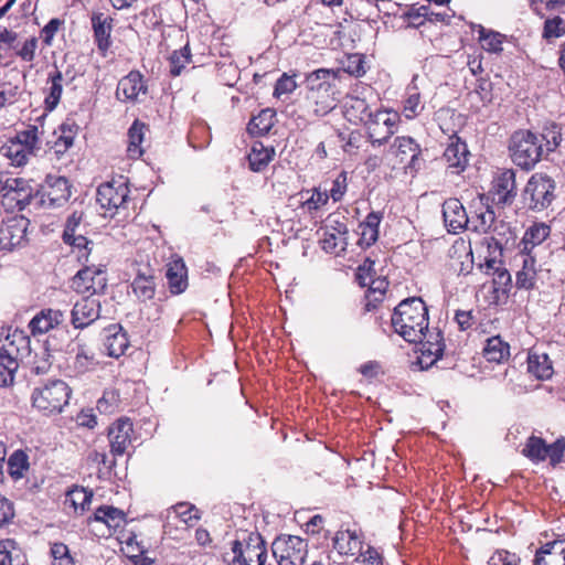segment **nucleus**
I'll list each match as a JSON object with an SVG mask.
<instances>
[{"label": "nucleus", "instance_id": "27", "mask_svg": "<svg viewBox=\"0 0 565 565\" xmlns=\"http://www.w3.org/2000/svg\"><path fill=\"white\" fill-rule=\"evenodd\" d=\"M551 234V227L545 223H535L530 226L521 242H520V252L522 254H531V250L542 244Z\"/></svg>", "mask_w": 565, "mask_h": 565}, {"label": "nucleus", "instance_id": "40", "mask_svg": "<svg viewBox=\"0 0 565 565\" xmlns=\"http://www.w3.org/2000/svg\"><path fill=\"white\" fill-rule=\"evenodd\" d=\"M18 369L17 359L6 349L0 350V387L12 384Z\"/></svg>", "mask_w": 565, "mask_h": 565}, {"label": "nucleus", "instance_id": "59", "mask_svg": "<svg viewBox=\"0 0 565 565\" xmlns=\"http://www.w3.org/2000/svg\"><path fill=\"white\" fill-rule=\"evenodd\" d=\"M347 188H348V174L345 171H342L333 180L332 186L329 191L330 192L329 198H331L334 202L341 201L343 195L347 192Z\"/></svg>", "mask_w": 565, "mask_h": 565}, {"label": "nucleus", "instance_id": "17", "mask_svg": "<svg viewBox=\"0 0 565 565\" xmlns=\"http://www.w3.org/2000/svg\"><path fill=\"white\" fill-rule=\"evenodd\" d=\"M443 217L449 233L457 234L469 227V215L456 198H449L444 202Z\"/></svg>", "mask_w": 565, "mask_h": 565}, {"label": "nucleus", "instance_id": "13", "mask_svg": "<svg viewBox=\"0 0 565 565\" xmlns=\"http://www.w3.org/2000/svg\"><path fill=\"white\" fill-rule=\"evenodd\" d=\"M470 152L465 140L457 135L449 137L443 159L447 163V171L451 174H461L469 164Z\"/></svg>", "mask_w": 565, "mask_h": 565}, {"label": "nucleus", "instance_id": "7", "mask_svg": "<svg viewBox=\"0 0 565 565\" xmlns=\"http://www.w3.org/2000/svg\"><path fill=\"white\" fill-rule=\"evenodd\" d=\"M241 540L233 542V565H250L254 561L257 565H265L267 559L266 542L258 532L245 533Z\"/></svg>", "mask_w": 565, "mask_h": 565}, {"label": "nucleus", "instance_id": "16", "mask_svg": "<svg viewBox=\"0 0 565 565\" xmlns=\"http://www.w3.org/2000/svg\"><path fill=\"white\" fill-rule=\"evenodd\" d=\"M128 195L129 189L125 182L111 181L98 186L96 201L103 209H118L126 203Z\"/></svg>", "mask_w": 565, "mask_h": 565}, {"label": "nucleus", "instance_id": "5", "mask_svg": "<svg viewBox=\"0 0 565 565\" xmlns=\"http://www.w3.org/2000/svg\"><path fill=\"white\" fill-rule=\"evenodd\" d=\"M555 190L556 182L553 178L545 173H534L523 190V204L531 211H544L555 200Z\"/></svg>", "mask_w": 565, "mask_h": 565}, {"label": "nucleus", "instance_id": "30", "mask_svg": "<svg viewBox=\"0 0 565 565\" xmlns=\"http://www.w3.org/2000/svg\"><path fill=\"white\" fill-rule=\"evenodd\" d=\"M90 520L103 523L108 529L116 531L126 523V515L124 511L113 505H102L95 510Z\"/></svg>", "mask_w": 565, "mask_h": 565}, {"label": "nucleus", "instance_id": "50", "mask_svg": "<svg viewBox=\"0 0 565 565\" xmlns=\"http://www.w3.org/2000/svg\"><path fill=\"white\" fill-rule=\"evenodd\" d=\"M479 41L482 47L490 53L502 51V35L494 31H487L482 25H479Z\"/></svg>", "mask_w": 565, "mask_h": 565}, {"label": "nucleus", "instance_id": "15", "mask_svg": "<svg viewBox=\"0 0 565 565\" xmlns=\"http://www.w3.org/2000/svg\"><path fill=\"white\" fill-rule=\"evenodd\" d=\"M132 433L134 424L127 417L119 418L109 426L108 438L110 452L114 457L122 456L126 452L131 443Z\"/></svg>", "mask_w": 565, "mask_h": 565}, {"label": "nucleus", "instance_id": "9", "mask_svg": "<svg viewBox=\"0 0 565 565\" xmlns=\"http://www.w3.org/2000/svg\"><path fill=\"white\" fill-rule=\"evenodd\" d=\"M71 184L65 177L47 175L44 183L36 189L38 204L47 209L61 207L71 198Z\"/></svg>", "mask_w": 565, "mask_h": 565}, {"label": "nucleus", "instance_id": "41", "mask_svg": "<svg viewBox=\"0 0 565 565\" xmlns=\"http://www.w3.org/2000/svg\"><path fill=\"white\" fill-rule=\"evenodd\" d=\"M0 565H23L21 550L14 540L0 541Z\"/></svg>", "mask_w": 565, "mask_h": 565}, {"label": "nucleus", "instance_id": "8", "mask_svg": "<svg viewBox=\"0 0 565 565\" xmlns=\"http://www.w3.org/2000/svg\"><path fill=\"white\" fill-rule=\"evenodd\" d=\"M271 552L278 565H303L308 544L299 536L281 535L273 542Z\"/></svg>", "mask_w": 565, "mask_h": 565}, {"label": "nucleus", "instance_id": "10", "mask_svg": "<svg viewBox=\"0 0 565 565\" xmlns=\"http://www.w3.org/2000/svg\"><path fill=\"white\" fill-rule=\"evenodd\" d=\"M72 287L77 294H104L107 288L105 266L85 265L73 277Z\"/></svg>", "mask_w": 565, "mask_h": 565}, {"label": "nucleus", "instance_id": "21", "mask_svg": "<svg viewBox=\"0 0 565 565\" xmlns=\"http://www.w3.org/2000/svg\"><path fill=\"white\" fill-rule=\"evenodd\" d=\"M104 345L107 354L111 358L125 354L129 347V340L121 324L114 323L104 329Z\"/></svg>", "mask_w": 565, "mask_h": 565}, {"label": "nucleus", "instance_id": "55", "mask_svg": "<svg viewBox=\"0 0 565 565\" xmlns=\"http://www.w3.org/2000/svg\"><path fill=\"white\" fill-rule=\"evenodd\" d=\"M543 38L550 40L552 38H561L565 35V21L561 17L547 19L544 22Z\"/></svg>", "mask_w": 565, "mask_h": 565}, {"label": "nucleus", "instance_id": "4", "mask_svg": "<svg viewBox=\"0 0 565 565\" xmlns=\"http://www.w3.org/2000/svg\"><path fill=\"white\" fill-rule=\"evenodd\" d=\"M71 387L62 380H52L32 392V405L44 415L60 414L68 404Z\"/></svg>", "mask_w": 565, "mask_h": 565}, {"label": "nucleus", "instance_id": "60", "mask_svg": "<svg viewBox=\"0 0 565 565\" xmlns=\"http://www.w3.org/2000/svg\"><path fill=\"white\" fill-rule=\"evenodd\" d=\"M38 49V39L32 36L23 42L20 46L17 44L15 54L24 62H32L35 57V51Z\"/></svg>", "mask_w": 565, "mask_h": 565}, {"label": "nucleus", "instance_id": "35", "mask_svg": "<svg viewBox=\"0 0 565 565\" xmlns=\"http://www.w3.org/2000/svg\"><path fill=\"white\" fill-rule=\"evenodd\" d=\"M47 79L51 83V87L49 88V93L44 99V104L45 109L52 111L57 107L62 97L63 73L55 68L53 72L49 73Z\"/></svg>", "mask_w": 565, "mask_h": 565}, {"label": "nucleus", "instance_id": "23", "mask_svg": "<svg viewBox=\"0 0 565 565\" xmlns=\"http://www.w3.org/2000/svg\"><path fill=\"white\" fill-rule=\"evenodd\" d=\"M65 320L64 312L57 309H42L30 321L29 328L33 335L44 334Z\"/></svg>", "mask_w": 565, "mask_h": 565}, {"label": "nucleus", "instance_id": "47", "mask_svg": "<svg viewBox=\"0 0 565 565\" xmlns=\"http://www.w3.org/2000/svg\"><path fill=\"white\" fill-rule=\"evenodd\" d=\"M537 136L542 139L544 154L553 152L562 141L561 128L555 124L545 127L543 132Z\"/></svg>", "mask_w": 565, "mask_h": 565}, {"label": "nucleus", "instance_id": "28", "mask_svg": "<svg viewBox=\"0 0 565 565\" xmlns=\"http://www.w3.org/2000/svg\"><path fill=\"white\" fill-rule=\"evenodd\" d=\"M274 156L275 149L273 147H265L263 142L255 141L247 156L249 169L254 172L264 171Z\"/></svg>", "mask_w": 565, "mask_h": 565}, {"label": "nucleus", "instance_id": "44", "mask_svg": "<svg viewBox=\"0 0 565 565\" xmlns=\"http://www.w3.org/2000/svg\"><path fill=\"white\" fill-rule=\"evenodd\" d=\"M364 124L367 127V135L373 146L384 145L394 135V130H386L384 125L376 122V118H367Z\"/></svg>", "mask_w": 565, "mask_h": 565}, {"label": "nucleus", "instance_id": "31", "mask_svg": "<svg viewBox=\"0 0 565 565\" xmlns=\"http://www.w3.org/2000/svg\"><path fill=\"white\" fill-rule=\"evenodd\" d=\"M276 122V110L273 108L262 109L247 124V131L252 136H265Z\"/></svg>", "mask_w": 565, "mask_h": 565}, {"label": "nucleus", "instance_id": "49", "mask_svg": "<svg viewBox=\"0 0 565 565\" xmlns=\"http://www.w3.org/2000/svg\"><path fill=\"white\" fill-rule=\"evenodd\" d=\"M93 499V492L87 491L82 487L75 486L73 489L66 492L65 502H70L75 510L81 508L82 511L86 510Z\"/></svg>", "mask_w": 565, "mask_h": 565}, {"label": "nucleus", "instance_id": "53", "mask_svg": "<svg viewBox=\"0 0 565 565\" xmlns=\"http://www.w3.org/2000/svg\"><path fill=\"white\" fill-rule=\"evenodd\" d=\"M424 106L420 103V94L417 92L416 87L408 88L407 98L404 102L403 113L407 119H413L417 117Z\"/></svg>", "mask_w": 565, "mask_h": 565}, {"label": "nucleus", "instance_id": "37", "mask_svg": "<svg viewBox=\"0 0 565 565\" xmlns=\"http://www.w3.org/2000/svg\"><path fill=\"white\" fill-rule=\"evenodd\" d=\"M522 455L533 462L544 461L547 458V444L537 436H530L522 449Z\"/></svg>", "mask_w": 565, "mask_h": 565}, {"label": "nucleus", "instance_id": "25", "mask_svg": "<svg viewBox=\"0 0 565 565\" xmlns=\"http://www.w3.org/2000/svg\"><path fill=\"white\" fill-rule=\"evenodd\" d=\"M393 147L396 148V156L399 157L401 162L405 161L406 157L409 156L408 167L414 170L420 169L419 156L422 150L412 137H396Z\"/></svg>", "mask_w": 565, "mask_h": 565}, {"label": "nucleus", "instance_id": "61", "mask_svg": "<svg viewBox=\"0 0 565 565\" xmlns=\"http://www.w3.org/2000/svg\"><path fill=\"white\" fill-rule=\"evenodd\" d=\"M173 509L185 524H191L193 521L200 519L198 509L193 504L181 502L174 505Z\"/></svg>", "mask_w": 565, "mask_h": 565}, {"label": "nucleus", "instance_id": "32", "mask_svg": "<svg viewBox=\"0 0 565 565\" xmlns=\"http://www.w3.org/2000/svg\"><path fill=\"white\" fill-rule=\"evenodd\" d=\"M523 256L522 268L516 273L515 285L519 289L530 290L535 287V258L531 254H523Z\"/></svg>", "mask_w": 565, "mask_h": 565}, {"label": "nucleus", "instance_id": "19", "mask_svg": "<svg viewBox=\"0 0 565 565\" xmlns=\"http://www.w3.org/2000/svg\"><path fill=\"white\" fill-rule=\"evenodd\" d=\"M147 93V85L143 81V76L139 71H131L124 76L117 85L116 97L119 100L135 102L138 95Z\"/></svg>", "mask_w": 565, "mask_h": 565}, {"label": "nucleus", "instance_id": "33", "mask_svg": "<svg viewBox=\"0 0 565 565\" xmlns=\"http://www.w3.org/2000/svg\"><path fill=\"white\" fill-rule=\"evenodd\" d=\"M510 355V347L499 335L489 338L483 348V356L489 362L501 363Z\"/></svg>", "mask_w": 565, "mask_h": 565}, {"label": "nucleus", "instance_id": "36", "mask_svg": "<svg viewBox=\"0 0 565 565\" xmlns=\"http://www.w3.org/2000/svg\"><path fill=\"white\" fill-rule=\"evenodd\" d=\"M527 370L541 380L550 379L553 373L550 359L545 353H530L527 356Z\"/></svg>", "mask_w": 565, "mask_h": 565}, {"label": "nucleus", "instance_id": "29", "mask_svg": "<svg viewBox=\"0 0 565 565\" xmlns=\"http://www.w3.org/2000/svg\"><path fill=\"white\" fill-rule=\"evenodd\" d=\"M494 220L495 215L493 210L489 205H483L480 202L473 214L469 216V227L467 230L486 234L491 230Z\"/></svg>", "mask_w": 565, "mask_h": 565}, {"label": "nucleus", "instance_id": "43", "mask_svg": "<svg viewBox=\"0 0 565 565\" xmlns=\"http://www.w3.org/2000/svg\"><path fill=\"white\" fill-rule=\"evenodd\" d=\"M335 230L338 232L337 234L327 233L324 238L322 239L321 244L323 250L329 253L334 252L338 246V242L339 245L341 246V249L344 250L347 245L348 227L343 222L339 221L338 228Z\"/></svg>", "mask_w": 565, "mask_h": 565}, {"label": "nucleus", "instance_id": "24", "mask_svg": "<svg viewBox=\"0 0 565 565\" xmlns=\"http://www.w3.org/2000/svg\"><path fill=\"white\" fill-rule=\"evenodd\" d=\"M166 278L172 295H180L185 291L188 288V269L182 258L168 264Z\"/></svg>", "mask_w": 565, "mask_h": 565}, {"label": "nucleus", "instance_id": "52", "mask_svg": "<svg viewBox=\"0 0 565 565\" xmlns=\"http://www.w3.org/2000/svg\"><path fill=\"white\" fill-rule=\"evenodd\" d=\"M342 63V70L355 77H361L366 73L364 56L359 53L348 54Z\"/></svg>", "mask_w": 565, "mask_h": 565}, {"label": "nucleus", "instance_id": "58", "mask_svg": "<svg viewBox=\"0 0 565 565\" xmlns=\"http://www.w3.org/2000/svg\"><path fill=\"white\" fill-rule=\"evenodd\" d=\"M375 262L365 258L364 262L359 265L356 273H355V279L359 282L360 286L365 287L369 284L370 278H373L375 276L374 270Z\"/></svg>", "mask_w": 565, "mask_h": 565}, {"label": "nucleus", "instance_id": "56", "mask_svg": "<svg viewBox=\"0 0 565 565\" xmlns=\"http://www.w3.org/2000/svg\"><path fill=\"white\" fill-rule=\"evenodd\" d=\"M65 244H68L78 249V260L79 262H88V256L90 253V248L88 247L92 244L81 232L70 237L68 241H64Z\"/></svg>", "mask_w": 565, "mask_h": 565}, {"label": "nucleus", "instance_id": "3", "mask_svg": "<svg viewBox=\"0 0 565 565\" xmlns=\"http://www.w3.org/2000/svg\"><path fill=\"white\" fill-rule=\"evenodd\" d=\"M512 162L522 170L530 171L543 158L542 139L530 130L515 131L509 142Z\"/></svg>", "mask_w": 565, "mask_h": 565}, {"label": "nucleus", "instance_id": "39", "mask_svg": "<svg viewBox=\"0 0 565 565\" xmlns=\"http://www.w3.org/2000/svg\"><path fill=\"white\" fill-rule=\"evenodd\" d=\"M146 125L139 120H135L128 130V148L130 157L138 158L143 153L141 143L145 137Z\"/></svg>", "mask_w": 565, "mask_h": 565}, {"label": "nucleus", "instance_id": "26", "mask_svg": "<svg viewBox=\"0 0 565 565\" xmlns=\"http://www.w3.org/2000/svg\"><path fill=\"white\" fill-rule=\"evenodd\" d=\"M445 350V343L441 332H437L433 340H427L422 343L420 356L418 358V364L422 370H427L433 366L441 356Z\"/></svg>", "mask_w": 565, "mask_h": 565}, {"label": "nucleus", "instance_id": "45", "mask_svg": "<svg viewBox=\"0 0 565 565\" xmlns=\"http://www.w3.org/2000/svg\"><path fill=\"white\" fill-rule=\"evenodd\" d=\"M8 472L14 479H21L29 468V458L22 450H15L7 461Z\"/></svg>", "mask_w": 565, "mask_h": 565}, {"label": "nucleus", "instance_id": "54", "mask_svg": "<svg viewBox=\"0 0 565 565\" xmlns=\"http://www.w3.org/2000/svg\"><path fill=\"white\" fill-rule=\"evenodd\" d=\"M13 140L20 142L24 148H28V150L34 153V151L39 149V128L34 125H30L26 129L18 131Z\"/></svg>", "mask_w": 565, "mask_h": 565}, {"label": "nucleus", "instance_id": "1", "mask_svg": "<svg viewBox=\"0 0 565 565\" xmlns=\"http://www.w3.org/2000/svg\"><path fill=\"white\" fill-rule=\"evenodd\" d=\"M391 323L405 341L422 342L428 330V309L422 298H406L394 309Z\"/></svg>", "mask_w": 565, "mask_h": 565}, {"label": "nucleus", "instance_id": "11", "mask_svg": "<svg viewBox=\"0 0 565 565\" xmlns=\"http://www.w3.org/2000/svg\"><path fill=\"white\" fill-rule=\"evenodd\" d=\"M30 221L15 215L4 220L0 225V249L11 252L26 242Z\"/></svg>", "mask_w": 565, "mask_h": 565}, {"label": "nucleus", "instance_id": "22", "mask_svg": "<svg viewBox=\"0 0 565 565\" xmlns=\"http://www.w3.org/2000/svg\"><path fill=\"white\" fill-rule=\"evenodd\" d=\"M534 565H565V539L542 545L535 553Z\"/></svg>", "mask_w": 565, "mask_h": 565}, {"label": "nucleus", "instance_id": "6", "mask_svg": "<svg viewBox=\"0 0 565 565\" xmlns=\"http://www.w3.org/2000/svg\"><path fill=\"white\" fill-rule=\"evenodd\" d=\"M35 191L31 182L23 178L7 177L0 180V194L2 204L7 209L18 211L24 210L33 200H38Z\"/></svg>", "mask_w": 565, "mask_h": 565}, {"label": "nucleus", "instance_id": "57", "mask_svg": "<svg viewBox=\"0 0 565 565\" xmlns=\"http://www.w3.org/2000/svg\"><path fill=\"white\" fill-rule=\"evenodd\" d=\"M51 555L54 561V565H74V558L70 554L67 545L57 542L51 546Z\"/></svg>", "mask_w": 565, "mask_h": 565}, {"label": "nucleus", "instance_id": "18", "mask_svg": "<svg viewBox=\"0 0 565 565\" xmlns=\"http://www.w3.org/2000/svg\"><path fill=\"white\" fill-rule=\"evenodd\" d=\"M494 200L498 204L510 205L516 196L515 172L505 169L492 182Z\"/></svg>", "mask_w": 565, "mask_h": 565}, {"label": "nucleus", "instance_id": "62", "mask_svg": "<svg viewBox=\"0 0 565 565\" xmlns=\"http://www.w3.org/2000/svg\"><path fill=\"white\" fill-rule=\"evenodd\" d=\"M565 452V438H557L553 444L547 445V457L550 458L551 465L555 467L564 458Z\"/></svg>", "mask_w": 565, "mask_h": 565}, {"label": "nucleus", "instance_id": "64", "mask_svg": "<svg viewBox=\"0 0 565 565\" xmlns=\"http://www.w3.org/2000/svg\"><path fill=\"white\" fill-rule=\"evenodd\" d=\"M518 556L508 551H498L488 561L489 565H518Z\"/></svg>", "mask_w": 565, "mask_h": 565}, {"label": "nucleus", "instance_id": "14", "mask_svg": "<svg viewBox=\"0 0 565 565\" xmlns=\"http://www.w3.org/2000/svg\"><path fill=\"white\" fill-rule=\"evenodd\" d=\"M100 301L92 296L76 301L71 310V323L75 329H85L100 317Z\"/></svg>", "mask_w": 565, "mask_h": 565}, {"label": "nucleus", "instance_id": "2", "mask_svg": "<svg viewBox=\"0 0 565 565\" xmlns=\"http://www.w3.org/2000/svg\"><path fill=\"white\" fill-rule=\"evenodd\" d=\"M338 72L319 68L306 76V98L317 116H324L333 110L339 102Z\"/></svg>", "mask_w": 565, "mask_h": 565}, {"label": "nucleus", "instance_id": "34", "mask_svg": "<svg viewBox=\"0 0 565 565\" xmlns=\"http://www.w3.org/2000/svg\"><path fill=\"white\" fill-rule=\"evenodd\" d=\"M132 291L141 301H147L153 298L156 292L154 277L152 274L138 273L132 284Z\"/></svg>", "mask_w": 565, "mask_h": 565}, {"label": "nucleus", "instance_id": "42", "mask_svg": "<svg viewBox=\"0 0 565 565\" xmlns=\"http://www.w3.org/2000/svg\"><path fill=\"white\" fill-rule=\"evenodd\" d=\"M366 286L369 287V290L366 295L367 302L365 303V310L371 311L375 309V302L382 301L388 282L384 278L373 277L370 278L369 284Z\"/></svg>", "mask_w": 565, "mask_h": 565}, {"label": "nucleus", "instance_id": "20", "mask_svg": "<svg viewBox=\"0 0 565 565\" xmlns=\"http://www.w3.org/2000/svg\"><path fill=\"white\" fill-rule=\"evenodd\" d=\"M90 22L97 49L103 56H106L111 46L113 19L102 12H93Z\"/></svg>", "mask_w": 565, "mask_h": 565}, {"label": "nucleus", "instance_id": "48", "mask_svg": "<svg viewBox=\"0 0 565 565\" xmlns=\"http://www.w3.org/2000/svg\"><path fill=\"white\" fill-rule=\"evenodd\" d=\"M191 50L189 44H185L180 50L174 51L170 58V74L179 76L186 64L191 63Z\"/></svg>", "mask_w": 565, "mask_h": 565}, {"label": "nucleus", "instance_id": "46", "mask_svg": "<svg viewBox=\"0 0 565 565\" xmlns=\"http://www.w3.org/2000/svg\"><path fill=\"white\" fill-rule=\"evenodd\" d=\"M300 195L301 198H306L302 202V206L309 212L319 210L321 206L326 205L329 200L328 192H321L319 188L301 191Z\"/></svg>", "mask_w": 565, "mask_h": 565}, {"label": "nucleus", "instance_id": "38", "mask_svg": "<svg viewBox=\"0 0 565 565\" xmlns=\"http://www.w3.org/2000/svg\"><path fill=\"white\" fill-rule=\"evenodd\" d=\"M1 153L15 167L24 166L28 162L29 156L33 154L28 148H24L13 139L1 147Z\"/></svg>", "mask_w": 565, "mask_h": 565}, {"label": "nucleus", "instance_id": "51", "mask_svg": "<svg viewBox=\"0 0 565 565\" xmlns=\"http://www.w3.org/2000/svg\"><path fill=\"white\" fill-rule=\"evenodd\" d=\"M406 17L412 20L424 18L429 22H444L446 24L450 23L451 18L446 13L433 12L428 6H420L417 9H412L406 13Z\"/></svg>", "mask_w": 565, "mask_h": 565}, {"label": "nucleus", "instance_id": "63", "mask_svg": "<svg viewBox=\"0 0 565 565\" xmlns=\"http://www.w3.org/2000/svg\"><path fill=\"white\" fill-rule=\"evenodd\" d=\"M359 553L358 563L363 565H382V556L373 546L367 545L364 551L362 548Z\"/></svg>", "mask_w": 565, "mask_h": 565}, {"label": "nucleus", "instance_id": "12", "mask_svg": "<svg viewBox=\"0 0 565 565\" xmlns=\"http://www.w3.org/2000/svg\"><path fill=\"white\" fill-rule=\"evenodd\" d=\"M68 367L75 374H84L95 364V354L84 339L78 335L66 347Z\"/></svg>", "mask_w": 565, "mask_h": 565}]
</instances>
